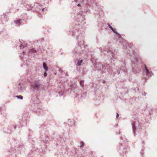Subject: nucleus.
<instances>
[{"instance_id":"nucleus-7","label":"nucleus","mask_w":157,"mask_h":157,"mask_svg":"<svg viewBox=\"0 0 157 157\" xmlns=\"http://www.w3.org/2000/svg\"><path fill=\"white\" fill-rule=\"evenodd\" d=\"M94 68H95L97 70L99 71H103V70H106L111 75H115V72H113V70L112 68L110 67L112 64H108L107 63H104L103 64L101 63L96 62L94 65Z\"/></svg>"},{"instance_id":"nucleus-46","label":"nucleus","mask_w":157,"mask_h":157,"mask_svg":"<svg viewBox=\"0 0 157 157\" xmlns=\"http://www.w3.org/2000/svg\"><path fill=\"white\" fill-rule=\"evenodd\" d=\"M83 2H84V0H82Z\"/></svg>"},{"instance_id":"nucleus-2","label":"nucleus","mask_w":157,"mask_h":157,"mask_svg":"<svg viewBox=\"0 0 157 157\" xmlns=\"http://www.w3.org/2000/svg\"><path fill=\"white\" fill-rule=\"evenodd\" d=\"M110 29L116 34V39L120 43H122L124 47V52L126 56L130 59L132 65L131 68L133 73L136 74L141 71L142 66L144 69L146 75L148 78L153 75V73L149 70L145 64L141 65L142 63V58L136 52V49L132 44H128L124 41L121 35L112 27Z\"/></svg>"},{"instance_id":"nucleus-12","label":"nucleus","mask_w":157,"mask_h":157,"mask_svg":"<svg viewBox=\"0 0 157 157\" xmlns=\"http://www.w3.org/2000/svg\"><path fill=\"white\" fill-rule=\"evenodd\" d=\"M41 86V84L38 81H36L32 83L31 85L32 89L33 90H38Z\"/></svg>"},{"instance_id":"nucleus-37","label":"nucleus","mask_w":157,"mask_h":157,"mask_svg":"<svg viewBox=\"0 0 157 157\" xmlns=\"http://www.w3.org/2000/svg\"><path fill=\"white\" fill-rule=\"evenodd\" d=\"M119 116V115L118 113H117L116 117L117 118Z\"/></svg>"},{"instance_id":"nucleus-27","label":"nucleus","mask_w":157,"mask_h":157,"mask_svg":"<svg viewBox=\"0 0 157 157\" xmlns=\"http://www.w3.org/2000/svg\"><path fill=\"white\" fill-rule=\"evenodd\" d=\"M80 86L83 88L84 86V80H81L80 82Z\"/></svg>"},{"instance_id":"nucleus-6","label":"nucleus","mask_w":157,"mask_h":157,"mask_svg":"<svg viewBox=\"0 0 157 157\" xmlns=\"http://www.w3.org/2000/svg\"><path fill=\"white\" fill-rule=\"evenodd\" d=\"M85 12L90 13V11L88 9H86L84 10V12H79V13H78L77 19L76 20L78 22V25H76V26L75 28L83 31L86 28L85 24L86 22L84 13Z\"/></svg>"},{"instance_id":"nucleus-29","label":"nucleus","mask_w":157,"mask_h":157,"mask_svg":"<svg viewBox=\"0 0 157 157\" xmlns=\"http://www.w3.org/2000/svg\"><path fill=\"white\" fill-rule=\"evenodd\" d=\"M25 52H22L21 54V55H20V57L22 58L23 57V55L25 54Z\"/></svg>"},{"instance_id":"nucleus-1","label":"nucleus","mask_w":157,"mask_h":157,"mask_svg":"<svg viewBox=\"0 0 157 157\" xmlns=\"http://www.w3.org/2000/svg\"><path fill=\"white\" fill-rule=\"evenodd\" d=\"M110 29L116 34V39L120 43H122L124 47V52L126 56L130 59L132 65L131 68L133 73L136 74L141 71L142 66L144 69L146 75L148 78L153 75V73L149 70L145 64L141 65L142 63V58L136 52V49L132 44H128L124 41L121 35L112 27Z\"/></svg>"},{"instance_id":"nucleus-18","label":"nucleus","mask_w":157,"mask_h":157,"mask_svg":"<svg viewBox=\"0 0 157 157\" xmlns=\"http://www.w3.org/2000/svg\"><path fill=\"white\" fill-rule=\"evenodd\" d=\"M45 138H44L43 137H41L42 141L45 144H47V142H48V138L47 136H44Z\"/></svg>"},{"instance_id":"nucleus-39","label":"nucleus","mask_w":157,"mask_h":157,"mask_svg":"<svg viewBox=\"0 0 157 157\" xmlns=\"http://www.w3.org/2000/svg\"><path fill=\"white\" fill-rule=\"evenodd\" d=\"M29 142H31V141H33V140H31V139H29Z\"/></svg>"},{"instance_id":"nucleus-40","label":"nucleus","mask_w":157,"mask_h":157,"mask_svg":"<svg viewBox=\"0 0 157 157\" xmlns=\"http://www.w3.org/2000/svg\"><path fill=\"white\" fill-rule=\"evenodd\" d=\"M78 6H80V4H78Z\"/></svg>"},{"instance_id":"nucleus-42","label":"nucleus","mask_w":157,"mask_h":157,"mask_svg":"<svg viewBox=\"0 0 157 157\" xmlns=\"http://www.w3.org/2000/svg\"><path fill=\"white\" fill-rule=\"evenodd\" d=\"M16 126H15L14 127V129H16Z\"/></svg>"},{"instance_id":"nucleus-44","label":"nucleus","mask_w":157,"mask_h":157,"mask_svg":"<svg viewBox=\"0 0 157 157\" xmlns=\"http://www.w3.org/2000/svg\"><path fill=\"white\" fill-rule=\"evenodd\" d=\"M105 82V81L104 80L103 81V82L104 83Z\"/></svg>"},{"instance_id":"nucleus-23","label":"nucleus","mask_w":157,"mask_h":157,"mask_svg":"<svg viewBox=\"0 0 157 157\" xmlns=\"http://www.w3.org/2000/svg\"><path fill=\"white\" fill-rule=\"evenodd\" d=\"M43 67L44 69L45 70V71H47L48 70V68L47 67V65L46 64H45L44 63H43Z\"/></svg>"},{"instance_id":"nucleus-32","label":"nucleus","mask_w":157,"mask_h":157,"mask_svg":"<svg viewBox=\"0 0 157 157\" xmlns=\"http://www.w3.org/2000/svg\"><path fill=\"white\" fill-rule=\"evenodd\" d=\"M128 146H127V147H125V151L124 152H125V151H126L127 150H128Z\"/></svg>"},{"instance_id":"nucleus-28","label":"nucleus","mask_w":157,"mask_h":157,"mask_svg":"<svg viewBox=\"0 0 157 157\" xmlns=\"http://www.w3.org/2000/svg\"><path fill=\"white\" fill-rule=\"evenodd\" d=\"M16 98H17L18 99H21V100H22L23 99V97L21 95H18V96H16Z\"/></svg>"},{"instance_id":"nucleus-38","label":"nucleus","mask_w":157,"mask_h":157,"mask_svg":"<svg viewBox=\"0 0 157 157\" xmlns=\"http://www.w3.org/2000/svg\"><path fill=\"white\" fill-rule=\"evenodd\" d=\"M41 9H42V12H43L44 10L45 9V8H43Z\"/></svg>"},{"instance_id":"nucleus-24","label":"nucleus","mask_w":157,"mask_h":157,"mask_svg":"<svg viewBox=\"0 0 157 157\" xmlns=\"http://www.w3.org/2000/svg\"><path fill=\"white\" fill-rule=\"evenodd\" d=\"M32 100H33V102H34L37 103V98L36 97H34L32 98Z\"/></svg>"},{"instance_id":"nucleus-45","label":"nucleus","mask_w":157,"mask_h":157,"mask_svg":"<svg viewBox=\"0 0 157 157\" xmlns=\"http://www.w3.org/2000/svg\"><path fill=\"white\" fill-rule=\"evenodd\" d=\"M38 6H39L40 7V5H38Z\"/></svg>"},{"instance_id":"nucleus-20","label":"nucleus","mask_w":157,"mask_h":157,"mask_svg":"<svg viewBox=\"0 0 157 157\" xmlns=\"http://www.w3.org/2000/svg\"><path fill=\"white\" fill-rule=\"evenodd\" d=\"M33 5H29L28 4H27L26 5L25 7L27 9V10H31L32 8H33Z\"/></svg>"},{"instance_id":"nucleus-4","label":"nucleus","mask_w":157,"mask_h":157,"mask_svg":"<svg viewBox=\"0 0 157 157\" xmlns=\"http://www.w3.org/2000/svg\"><path fill=\"white\" fill-rule=\"evenodd\" d=\"M110 29L116 34V39L120 43H122L124 47V52L126 56L130 59L132 65L131 68L133 73L136 74L141 71L142 66L144 69L146 75L148 78L153 75V73L149 70L145 64L141 65L142 63V58L136 52V49L132 44H128L124 41L121 35L112 27Z\"/></svg>"},{"instance_id":"nucleus-30","label":"nucleus","mask_w":157,"mask_h":157,"mask_svg":"<svg viewBox=\"0 0 157 157\" xmlns=\"http://www.w3.org/2000/svg\"><path fill=\"white\" fill-rule=\"evenodd\" d=\"M84 143L82 141H81L80 142V147H83L84 146Z\"/></svg>"},{"instance_id":"nucleus-8","label":"nucleus","mask_w":157,"mask_h":157,"mask_svg":"<svg viewBox=\"0 0 157 157\" xmlns=\"http://www.w3.org/2000/svg\"><path fill=\"white\" fill-rule=\"evenodd\" d=\"M101 52L107 55L109 60L114 61L115 60V55L112 49L108 47H104L100 49Z\"/></svg>"},{"instance_id":"nucleus-10","label":"nucleus","mask_w":157,"mask_h":157,"mask_svg":"<svg viewBox=\"0 0 157 157\" xmlns=\"http://www.w3.org/2000/svg\"><path fill=\"white\" fill-rule=\"evenodd\" d=\"M122 63H123L124 65L121 67L120 69L117 71L118 74H120V75L125 76L127 74V69L125 67L126 62L124 60L122 61Z\"/></svg>"},{"instance_id":"nucleus-5","label":"nucleus","mask_w":157,"mask_h":157,"mask_svg":"<svg viewBox=\"0 0 157 157\" xmlns=\"http://www.w3.org/2000/svg\"><path fill=\"white\" fill-rule=\"evenodd\" d=\"M83 30L74 28L72 31L71 32V34L72 36H76V40H80V41H78L73 52L74 55L76 57L79 56L82 53L86 47L84 44V41L82 38L83 35Z\"/></svg>"},{"instance_id":"nucleus-3","label":"nucleus","mask_w":157,"mask_h":157,"mask_svg":"<svg viewBox=\"0 0 157 157\" xmlns=\"http://www.w3.org/2000/svg\"><path fill=\"white\" fill-rule=\"evenodd\" d=\"M110 29L116 34V39L120 43H122L124 47V52L126 56L130 59L132 65L131 68L133 73L136 74L141 71L142 66L144 69L146 75L148 78L153 75V73L149 70L145 64L141 65L142 63V58L136 52V49L132 44H128L124 41L121 35L112 27Z\"/></svg>"},{"instance_id":"nucleus-11","label":"nucleus","mask_w":157,"mask_h":157,"mask_svg":"<svg viewBox=\"0 0 157 157\" xmlns=\"http://www.w3.org/2000/svg\"><path fill=\"white\" fill-rule=\"evenodd\" d=\"M25 83L24 82L21 81L19 84L16 90V92L20 93L23 92L25 90Z\"/></svg>"},{"instance_id":"nucleus-43","label":"nucleus","mask_w":157,"mask_h":157,"mask_svg":"<svg viewBox=\"0 0 157 157\" xmlns=\"http://www.w3.org/2000/svg\"><path fill=\"white\" fill-rule=\"evenodd\" d=\"M29 139L30 138V135H29Z\"/></svg>"},{"instance_id":"nucleus-26","label":"nucleus","mask_w":157,"mask_h":157,"mask_svg":"<svg viewBox=\"0 0 157 157\" xmlns=\"http://www.w3.org/2000/svg\"><path fill=\"white\" fill-rule=\"evenodd\" d=\"M83 60L82 59H81L80 60H78L77 63V64L78 66H80L81 65V64L82 63V62Z\"/></svg>"},{"instance_id":"nucleus-34","label":"nucleus","mask_w":157,"mask_h":157,"mask_svg":"<svg viewBox=\"0 0 157 157\" xmlns=\"http://www.w3.org/2000/svg\"><path fill=\"white\" fill-rule=\"evenodd\" d=\"M107 25L109 27V28L110 29L112 28V27L109 25V23H107Z\"/></svg>"},{"instance_id":"nucleus-21","label":"nucleus","mask_w":157,"mask_h":157,"mask_svg":"<svg viewBox=\"0 0 157 157\" xmlns=\"http://www.w3.org/2000/svg\"><path fill=\"white\" fill-rule=\"evenodd\" d=\"M24 148V145L21 144L19 146V151L20 152H21V150H22Z\"/></svg>"},{"instance_id":"nucleus-35","label":"nucleus","mask_w":157,"mask_h":157,"mask_svg":"<svg viewBox=\"0 0 157 157\" xmlns=\"http://www.w3.org/2000/svg\"><path fill=\"white\" fill-rule=\"evenodd\" d=\"M44 77H46L47 76V73L46 72L44 73Z\"/></svg>"},{"instance_id":"nucleus-22","label":"nucleus","mask_w":157,"mask_h":157,"mask_svg":"<svg viewBox=\"0 0 157 157\" xmlns=\"http://www.w3.org/2000/svg\"><path fill=\"white\" fill-rule=\"evenodd\" d=\"M120 140H122V142H127V140L126 138L125 137V136H123V137H121L120 138Z\"/></svg>"},{"instance_id":"nucleus-16","label":"nucleus","mask_w":157,"mask_h":157,"mask_svg":"<svg viewBox=\"0 0 157 157\" xmlns=\"http://www.w3.org/2000/svg\"><path fill=\"white\" fill-rule=\"evenodd\" d=\"M60 88H61V91H59L58 93L59 96H63V90H64L65 87L64 86L62 85L60 86Z\"/></svg>"},{"instance_id":"nucleus-15","label":"nucleus","mask_w":157,"mask_h":157,"mask_svg":"<svg viewBox=\"0 0 157 157\" xmlns=\"http://www.w3.org/2000/svg\"><path fill=\"white\" fill-rule=\"evenodd\" d=\"M23 20L21 19H17L14 20L13 22L16 25L19 26L22 23Z\"/></svg>"},{"instance_id":"nucleus-25","label":"nucleus","mask_w":157,"mask_h":157,"mask_svg":"<svg viewBox=\"0 0 157 157\" xmlns=\"http://www.w3.org/2000/svg\"><path fill=\"white\" fill-rule=\"evenodd\" d=\"M26 45H27L25 44H22L20 46V49H21L25 48V47H26Z\"/></svg>"},{"instance_id":"nucleus-13","label":"nucleus","mask_w":157,"mask_h":157,"mask_svg":"<svg viewBox=\"0 0 157 157\" xmlns=\"http://www.w3.org/2000/svg\"><path fill=\"white\" fill-rule=\"evenodd\" d=\"M9 152V155L10 157H17V152H16V150L14 148H12L8 150Z\"/></svg>"},{"instance_id":"nucleus-41","label":"nucleus","mask_w":157,"mask_h":157,"mask_svg":"<svg viewBox=\"0 0 157 157\" xmlns=\"http://www.w3.org/2000/svg\"><path fill=\"white\" fill-rule=\"evenodd\" d=\"M75 2H77V0H74Z\"/></svg>"},{"instance_id":"nucleus-36","label":"nucleus","mask_w":157,"mask_h":157,"mask_svg":"<svg viewBox=\"0 0 157 157\" xmlns=\"http://www.w3.org/2000/svg\"><path fill=\"white\" fill-rule=\"evenodd\" d=\"M89 53H90V54H88L90 55H91V56H92L93 54V53L92 52H90Z\"/></svg>"},{"instance_id":"nucleus-31","label":"nucleus","mask_w":157,"mask_h":157,"mask_svg":"<svg viewBox=\"0 0 157 157\" xmlns=\"http://www.w3.org/2000/svg\"><path fill=\"white\" fill-rule=\"evenodd\" d=\"M38 3H36L35 4H34L33 5V6L34 7V8H35L36 7V6H37L38 5Z\"/></svg>"},{"instance_id":"nucleus-33","label":"nucleus","mask_w":157,"mask_h":157,"mask_svg":"<svg viewBox=\"0 0 157 157\" xmlns=\"http://www.w3.org/2000/svg\"><path fill=\"white\" fill-rule=\"evenodd\" d=\"M5 14H3V15H2L1 17V19H2L3 18H5Z\"/></svg>"},{"instance_id":"nucleus-17","label":"nucleus","mask_w":157,"mask_h":157,"mask_svg":"<svg viewBox=\"0 0 157 157\" xmlns=\"http://www.w3.org/2000/svg\"><path fill=\"white\" fill-rule=\"evenodd\" d=\"M36 51L34 48H32L29 50L28 51V55L30 56L32 54L36 52Z\"/></svg>"},{"instance_id":"nucleus-9","label":"nucleus","mask_w":157,"mask_h":157,"mask_svg":"<svg viewBox=\"0 0 157 157\" xmlns=\"http://www.w3.org/2000/svg\"><path fill=\"white\" fill-rule=\"evenodd\" d=\"M138 118H134L131 121V124L132 129L133 133L134 136L136 135V132L140 129L141 128V123Z\"/></svg>"},{"instance_id":"nucleus-14","label":"nucleus","mask_w":157,"mask_h":157,"mask_svg":"<svg viewBox=\"0 0 157 157\" xmlns=\"http://www.w3.org/2000/svg\"><path fill=\"white\" fill-rule=\"evenodd\" d=\"M70 87L71 88L68 89L67 91L68 92H70L72 90L74 92L77 93L76 91L78 89V86L75 83L71 84Z\"/></svg>"},{"instance_id":"nucleus-19","label":"nucleus","mask_w":157,"mask_h":157,"mask_svg":"<svg viewBox=\"0 0 157 157\" xmlns=\"http://www.w3.org/2000/svg\"><path fill=\"white\" fill-rule=\"evenodd\" d=\"M68 124L69 125H74V121L73 120L69 119L68 121Z\"/></svg>"}]
</instances>
